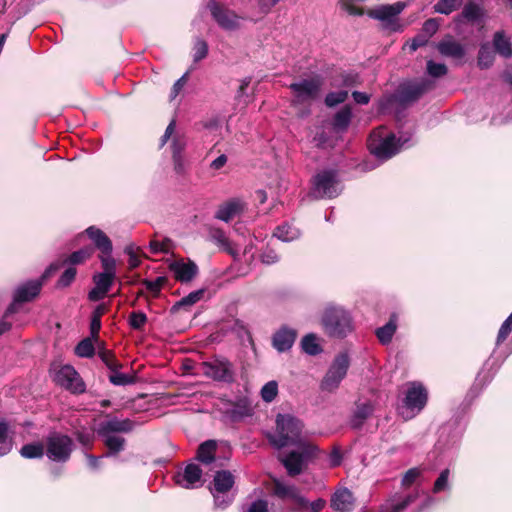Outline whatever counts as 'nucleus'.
<instances>
[{
	"label": "nucleus",
	"mask_w": 512,
	"mask_h": 512,
	"mask_svg": "<svg viewBox=\"0 0 512 512\" xmlns=\"http://www.w3.org/2000/svg\"><path fill=\"white\" fill-rule=\"evenodd\" d=\"M356 499L348 488L337 489L331 496L330 507L335 512H351L355 508Z\"/></svg>",
	"instance_id": "nucleus-17"
},
{
	"label": "nucleus",
	"mask_w": 512,
	"mask_h": 512,
	"mask_svg": "<svg viewBox=\"0 0 512 512\" xmlns=\"http://www.w3.org/2000/svg\"><path fill=\"white\" fill-rule=\"evenodd\" d=\"M9 425L0 421V457L8 454L12 449V440L9 438Z\"/></svg>",
	"instance_id": "nucleus-41"
},
{
	"label": "nucleus",
	"mask_w": 512,
	"mask_h": 512,
	"mask_svg": "<svg viewBox=\"0 0 512 512\" xmlns=\"http://www.w3.org/2000/svg\"><path fill=\"white\" fill-rule=\"evenodd\" d=\"M421 471L418 468H410L404 474L401 484L403 487L411 486L415 480L420 476Z\"/></svg>",
	"instance_id": "nucleus-60"
},
{
	"label": "nucleus",
	"mask_w": 512,
	"mask_h": 512,
	"mask_svg": "<svg viewBox=\"0 0 512 512\" xmlns=\"http://www.w3.org/2000/svg\"><path fill=\"white\" fill-rule=\"evenodd\" d=\"M211 237L213 240H215L217 243H219L220 245L226 247V251L229 252L230 254H234L232 252V250H230L228 247H229V240L228 238L226 237L225 235V232L220 229V228H216V229H213L211 231Z\"/></svg>",
	"instance_id": "nucleus-57"
},
{
	"label": "nucleus",
	"mask_w": 512,
	"mask_h": 512,
	"mask_svg": "<svg viewBox=\"0 0 512 512\" xmlns=\"http://www.w3.org/2000/svg\"><path fill=\"white\" fill-rule=\"evenodd\" d=\"M322 79L319 76L304 79L297 83H291L289 89L294 93L297 104H303L315 100L320 92Z\"/></svg>",
	"instance_id": "nucleus-10"
},
{
	"label": "nucleus",
	"mask_w": 512,
	"mask_h": 512,
	"mask_svg": "<svg viewBox=\"0 0 512 512\" xmlns=\"http://www.w3.org/2000/svg\"><path fill=\"white\" fill-rule=\"evenodd\" d=\"M107 420L99 424V435H108L113 433H130L135 428V422L129 418L118 419L111 414H106Z\"/></svg>",
	"instance_id": "nucleus-15"
},
{
	"label": "nucleus",
	"mask_w": 512,
	"mask_h": 512,
	"mask_svg": "<svg viewBox=\"0 0 512 512\" xmlns=\"http://www.w3.org/2000/svg\"><path fill=\"white\" fill-rule=\"evenodd\" d=\"M494 50L489 43H484L480 46L477 56L478 66L481 69H487L493 65L494 62Z\"/></svg>",
	"instance_id": "nucleus-35"
},
{
	"label": "nucleus",
	"mask_w": 512,
	"mask_h": 512,
	"mask_svg": "<svg viewBox=\"0 0 512 512\" xmlns=\"http://www.w3.org/2000/svg\"><path fill=\"white\" fill-rule=\"evenodd\" d=\"M463 4V0H439L434 6L433 10L436 13L449 15L456 11Z\"/></svg>",
	"instance_id": "nucleus-39"
},
{
	"label": "nucleus",
	"mask_w": 512,
	"mask_h": 512,
	"mask_svg": "<svg viewBox=\"0 0 512 512\" xmlns=\"http://www.w3.org/2000/svg\"><path fill=\"white\" fill-rule=\"evenodd\" d=\"M77 275V269L72 266H68L60 275L59 279L56 282L57 288H67L69 287L75 280Z\"/></svg>",
	"instance_id": "nucleus-45"
},
{
	"label": "nucleus",
	"mask_w": 512,
	"mask_h": 512,
	"mask_svg": "<svg viewBox=\"0 0 512 512\" xmlns=\"http://www.w3.org/2000/svg\"><path fill=\"white\" fill-rule=\"evenodd\" d=\"M347 98H348L347 91L341 90V91H337V92H329L325 96L324 102H325L326 106H328V107H335L338 104L344 103Z\"/></svg>",
	"instance_id": "nucleus-48"
},
{
	"label": "nucleus",
	"mask_w": 512,
	"mask_h": 512,
	"mask_svg": "<svg viewBox=\"0 0 512 512\" xmlns=\"http://www.w3.org/2000/svg\"><path fill=\"white\" fill-rule=\"evenodd\" d=\"M324 333L331 338L343 339L353 330L352 317L340 306H328L321 317Z\"/></svg>",
	"instance_id": "nucleus-2"
},
{
	"label": "nucleus",
	"mask_w": 512,
	"mask_h": 512,
	"mask_svg": "<svg viewBox=\"0 0 512 512\" xmlns=\"http://www.w3.org/2000/svg\"><path fill=\"white\" fill-rule=\"evenodd\" d=\"M235 483L234 475L229 470L216 471L213 479L214 490L218 493H226Z\"/></svg>",
	"instance_id": "nucleus-29"
},
{
	"label": "nucleus",
	"mask_w": 512,
	"mask_h": 512,
	"mask_svg": "<svg viewBox=\"0 0 512 512\" xmlns=\"http://www.w3.org/2000/svg\"><path fill=\"white\" fill-rule=\"evenodd\" d=\"M45 455L56 463H66L71 458L74 443L70 436L53 431L45 438Z\"/></svg>",
	"instance_id": "nucleus-3"
},
{
	"label": "nucleus",
	"mask_w": 512,
	"mask_h": 512,
	"mask_svg": "<svg viewBox=\"0 0 512 512\" xmlns=\"http://www.w3.org/2000/svg\"><path fill=\"white\" fill-rule=\"evenodd\" d=\"M269 492L272 496L283 501L297 497V488L294 485H285L277 478L272 479Z\"/></svg>",
	"instance_id": "nucleus-27"
},
{
	"label": "nucleus",
	"mask_w": 512,
	"mask_h": 512,
	"mask_svg": "<svg viewBox=\"0 0 512 512\" xmlns=\"http://www.w3.org/2000/svg\"><path fill=\"white\" fill-rule=\"evenodd\" d=\"M369 151L371 154L381 160L392 158L399 151L396 136L391 133L383 139L373 140L369 144Z\"/></svg>",
	"instance_id": "nucleus-14"
},
{
	"label": "nucleus",
	"mask_w": 512,
	"mask_h": 512,
	"mask_svg": "<svg viewBox=\"0 0 512 512\" xmlns=\"http://www.w3.org/2000/svg\"><path fill=\"white\" fill-rule=\"evenodd\" d=\"M349 367L350 357L348 353L341 352L337 354L323 377L320 388L327 392L337 390L341 381L346 377Z\"/></svg>",
	"instance_id": "nucleus-4"
},
{
	"label": "nucleus",
	"mask_w": 512,
	"mask_h": 512,
	"mask_svg": "<svg viewBox=\"0 0 512 512\" xmlns=\"http://www.w3.org/2000/svg\"><path fill=\"white\" fill-rule=\"evenodd\" d=\"M427 401V389L419 382H412L406 392L405 406L411 411L420 412L426 406Z\"/></svg>",
	"instance_id": "nucleus-13"
},
{
	"label": "nucleus",
	"mask_w": 512,
	"mask_h": 512,
	"mask_svg": "<svg viewBox=\"0 0 512 512\" xmlns=\"http://www.w3.org/2000/svg\"><path fill=\"white\" fill-rule=\"evenodd\" d=\"M280 260L279 254L271 247H266V249L261 254V261L264 264L272 265L277 263Z\"/></svg>",
	"instance_id": "nucleus-59"
},
{
	"label": "nucleus",
	"mask_w": 512,
	"mask_h": 512,
	"mask_svg": "<svg viewBox=\"0 0 512 512\" xmlns=\"http://www.w3.org/2000/svg\"><path fill=\"white\" fill-rule=\"evenodd\" d=\"M206 289L201 288L189 293L187 296L177 301L171 308L170 313L176 314L181 308L191 307L199 302L205 295Z\"/></svg>",
	"instance_id": "nucleus-32"
},
{
	"label": "nucleus",
	"mask_w": 512,
	"mask_h": 512,
	"mask_svg": "<svg viewBox=\"0 0 512 512\" xmlns=\"http://www.w3.org/2000/svg\"><path fill=\"white\" fill-rule=\"evenodd\" d=\"M484 16L485 10L481 5L473 1H468L464 5L459 18H463L466 22L469 23H476L481 21Z\"/></svg>",
	"instance_id": "nucleus-30"
},
{
	"label": "nucleus",
	"mask_w": 512,
	"mask_h": 512,
	"mask_svg": "<svg viewBox=\"0 0 512 512\" xmlns=\"http://www.w3.org/2000/svg\"><path fill=\"white\" fill-rule=\"evenodd\" d=\"M427 72L430 76L439 78L447 74L448 68L443 63H436L432 60H429L427 62Z\"/></svg>",
	"instance_id": "nucleus-53"
},
{
	"label": "nucleus",
	"mask_w": 512,
	"mask_h": 512,
	"mask_svg": "<svg viewBox=\"0 0 512 512\" xmlns=\"http://www.w3.org/2000/svg\"><path fill=\"white\" fill-rule=\"evenodd\" d=\"M97 354L109 370L118 371L122 368V364L117 360L112 350L99 349Z\"/></svg>",
	"instance_id": "nucleus-40"
},
{
	"label": "nucleus",
	"mask_w": 512,
	"mask_h": 512,
	"mask_svg": "<svg viewBox=\"0 0 512 512\" xmlns=\"http://www.w3.org/2000/svg\"><path fill=\"white\" fill-rule=\"evenodd\" d=\"M439 29V24L436 19L430 18L426 20L422 26V35L427 39L432 37Z\"/></svg>",
	"instance_id": "nucleus-58"
},
{
	"label": "nucleus",
	"mask_w": 512,
	"mask_h": 512,
	"mask_svg": "<svg viewBox=\"0 0 512 512\" xmlns=\"http://www.w3.org/2000/svg\"><path fill=\"white\" fill-rule=\"evenodd\" d=\"M246 208V204L240 198H232L219 205L215 218L224 222H229L240 215Z\"/></svg>",
	"instance_id": "nucleus-19"
},
{
	"label": "nucleus",
	"mask_w": 512,
	"mask_h": 512,
	"mask_svg": "<svg viewBox=\"0 0 512 512\" xmlns=\"http://www.w3.org/2000/svg\"><path fill=\"white\" fill-rule=\"evenodd\" d=\"M168 268L174 273L175 280L181 283L192 281L199 272L198 266L191 260L188 262L174 261L169 264Z\"/></svg>",
	"instance_id": "nucleus-18"
},
{
	"label": "nucleus",
	"mask_w": 512,
	"mask_h": 512,
	"mask_svg": "<svg viewBox=\"0 0 512 512\" xmlns=\"http://www.w3.org/2000/svg\"><path fill=\"white\" fill-rule=\"evenodd\" d=\"M278 394V384L276 381L267 382L261 389V397L265 402H272Z\"/></svg>",
	"instance_id": "nucleus-50"
},
{
	"label": "nucleus",
	"mask_w": 512,
	"mask_h": 512,
	"mask_svg": "<svg viewBox=\"0 0 512 512\" xmlns=\"http://www.w3.org/2000/svg\"><path fill=\"white\" fill-rule=\"evenodd\" d=\"M125 252L129 256V260H128L129 270H134V269L138 268L141 264V260H140V257L137 255V253L134 251V248L127 247L125 249Z\"/></svg>",
	"instance_id": "nucleus-62"
},
{
	"label": "nucleus",
	"mask_w": 512,
	"mask_h": 512,
	"mask_svg": "<svg viewBox=\"0 0 512 512\" xmlns=\"http://www.w3.org/2000/svg\"><path fill=\"white\" fill-rule=\"evenodd\" d=\"M352 108L350 105L343 106L335 113L332 119L333 129L337 132L346 131L351 123Z\"/></svg>",
	"instance_id": "nucleus-31"
},
{
	"label": "nucleus",
	"mask_w": 512,
	"mask_h": 512,
	"mask_svg": "<svg viewBox=\"0 0 512 512\" xmlns=\"http://www.w3.org/2000/svg\"><path fill=\"white\" fill-rule=\"evenodd\" d=\"M193 61L195 63L205 59L208 55V43L203 39H197L193 47Z\"/></svg>",
	"instance_id": "nucleus-49"
},
{
	"label": "nucleus",
	"mask_w": 512,
	"mask_h": 512,
	"mask_svg": "<svg viewBox=\"0 0 512 512\" xmlns=\"http://www.w3.org/2000/svg\"><path fill=\"white\" fill-rule=\"evenodd\" d=\"M54 381L57 385L74 394L85 392V383L79 373L71 365L62 366L55 374Z\"/></svg>",
	"instance_id": "nucleus-11"
},
{
	"label": "nucleus",
	"mask_w": 512,
	"mask_h": 512,
	"mask_svg": "<svg viewBox=\"0 0 512 512\" xmlns=\"http://www.w3.org/2000/svg\"><path fill=\"white\" fill-rule=\"evenodd\" d=\"M203 374L214 381L232 383L235 380L233 364L225 358H215L210 362H204Z\"/></svg>",
	"instance_id": "nucleus-9"
},
{
	"label": "nucleus",
	"mask_w": 512,
	"mask_h": 512,
	"mask_svg": "<svg viewBox=\"0 0 512 512\" xmlns=\"http://www.w3.org/2000/svg\"><path fill=\"white\" fill-rule=\"evenodd\" d=\"M430 88L427 81L410 82L400 85L396 92L390 96V103H397L402 108H406L418 101L424 93Z\"/></svg>",
	"instance_id": "nucleus-7"
},
{
	"label": "nucleus",
	"mask_w": 512,
	"mask_h": 512,
	"mask_svg": "<svg viewBox=\"0 0 512 512\" xmlns=\"http://www.w3.org/2000/svg\"><path fill=\"white\" fill-rule=\"evenodd\" d=\"M491 47L502 58L509 59L512 57V42L503 30L494 33Z\"/></svg>",
	"instance_id": "nucleus-24"
},
{
	"label": "nucleus",
	"mask_w": 512,
	"mask_h": 512,
	"mask_svg": "<svg viewBox=\"0 0 512 512\" xmlns=\"http://www.w3.org/2000/svg\"><path fill=\"white\" fill-rule=\"evenodd\" d=\"M85 233L93 241L95 247L103 255H110L112 253V242L110 238L101 229L95 226H90L85 230Z\"/></svg>",
	"instance_id": "nucleus-23"
},
{
	"label": "nucleus",
	"mask_w": 512,
	"mask_h": 512,
	"mask_svg": "<svg viewBox=\"0 0 512 512\" xmlns=\"http://www.w3.org/2000/svg\"><path fill=\"white\" fill-rule=\"evenodd\" d=\"M94 253V248L85 246L70 255H62L58 260L52 262L42 274V279H49L55 272L64 266L80 265L85 263Z\"/></svg>",
	"instance_id": "nucleus-8"
},
{
	"label": "nucleus",
	"mask_w": 512,
	"mask_h": 512,
	"mask_svg": "<svg viewBox=\"0 0 512 512\" xmlns=\"http://www.w3.org/2000/svg\"><path fill=\"white\" fill-rule=\"evenodd\" d=\"M115 277H112L108 273H98L93 276V281L97 290H100L102 294H107L114 282Z\"/></svg>",
	"instance_id": "nucleus-42"
},
{
	"label": "nucleus",
	"mask_w": 512,
	"mask_h": 512,
	"mask_svg": "<svg viewBox=\"0 0 512 512\" xmlns=\"http://www.w3.org/2000/svg\"><path fill=\"white\" fill-rule=\"evenodd\" d=\"M275 433H267L266 438L276 449L291 445H298L301 438L303 423L291 414H278L276 416Z\"/></svg>",
	"instance_id": "nucleus-1"
},
{
	"label": "nucleus",
	"mask_w": 512,
	"mask_h": 512,
	"mask_svg": "<svg viewBox=\"0 0 512 512\" xmlns=\"http://www.w3.org/2000/svg\"><path fill=\"white\" fill-rule=\"evenodd\" d=\"M46 280L41 276L38 280H31L19 286L14 293V301L25 303L34 300L40 294Z\"/></svg>",
	"instance_id": "nucleus-20"
},
{
	"label": "nucleus",
	"mask_w": 512,
	"mask_h": 512,
	"mask_svg": "<svg viewBox=\"0 0 512 512\" xmlns=\"http://www.w3.org/2000/svg\"><path fill=\"white\" fill-rule=\"evenodd\" d=\"M341 86L356 87L361 84V79L358 73L342 72L340 73Z\"/></svg>",
	"instance_id": "nucleus-54"
},
{
	"label": "nucleus",
	"mask_w": 512,
	"mask_h": 512,
	"mask_svg": "<svg viewBox=\"0 0 512 512\" xmlns=\"http://www.w3.org/2000/svg\"><path fill=\"white\" fill-rule=\"evenodd\" d=\"M438 52L445 57L461 59L465 55L464 47L451 35H447L436 46Z\"/></svg>",
	"instance_id": "nucleus-21"
},
{
	"label": "nucleus",
	"mask_w": 512,
	"mask_h": 512,
	"mask_svg": "<svg viewBox=\"0 0 512 512\" xmlns=\"http://www.w3.org/2000/svg\"><path fill=\"white\" fill-rule=\"evenodd\" d=\"M201 476V468L198 465L191 463L185 467L184 472L182 474H176L174 476V479L178 485H182V481H186L187 484L183 485V487L190 488L201 479Z\"/></svg>",
	"instance_id": "nucleus-26"
},
{
	"label": "nucleus",
	"mask_w": 512,
	"mask_h": 512,
	"mask_svg": "<svg viewBox=\"0 0 512 512\" xmlns=\"http://www.w3.org/2000/svg\"><path fill=\"white\" fill-rule=\"evenodd\" d=\"M246 512H268V502L258 499L251 503Z\"/></svg>",
	"instance_id": "nucleus-63"
},
{
	"label": "nucleus",
	"mask_w": 512,
	"mask_h": 512,
	"mask_svg": "<svg viewBox=\"0 0 512 512\" xmlns=\"http://www.w3.org/2000/svg\"><path fill=\"white\" fill-rule=\"evenodd\" d=\"M207 8L211 13L212 18L222 29L235 30L238 28L239 24L237 15L223 4L215 0H211L208 2Z\"/></svg>",
	"instance_id": "nucleus-12"
},
{
	"label": "nucleus",
	"mask_w": 512,
	"mask_h": 512,
	"mask_svg": "<svg viewBox=\"0 0 512 512\" xmlns=\"http://www.w3.org/2000/svg\"><path fill=\"white\" fill-rule=\"evenodd\" d=\"M273 236L277 237L278 239L284 242H289L296 238L297 231L292 229L290 225L283 224L275 228Z\"/></svg>",
	"instance_id": "nucleus-46"
},
{
	"label": "nucleus",
	"mask_w": 512,
	"mask_h": 512,
	"mask_svg": "<svg viewBox=\"0 0 512 512\" xmlns=\"http://www.w3.org/2000/svg\"><path fill=\"white\" fill-rule=\"evenodd\" d=\"M77 440L85 447L91 446L94 440L92 433L77 431L75 433Z\"/></svg>",
	"instance_id": "nucleus-64"
},
{
	"label": "nucleus",
	"mask_w": 512,
	"mask_h": 512,
	"mask_svg": "<svg viewBox=\"0 0 512 512\" xmlns=\"http://www.w3.org/2000/svg\"><path fill=\"white\" fill-rule=\"evenodd\" d=\"M300 448L298 453L301 455L302 460L306 463L308 460L314 458L318 452V448L310 443H304L299 440V444L297 445Z\"/></svg>",
	"instance_id": "nucleus-51"
},
{
	"label": "nucleus",
	"mask_w": 512,
	"mask_h": 512,
	"mask_svg": "<svg viewBox=\"0 0 512 512\" xmlns=\"http://www.w3.org/2000/svg\"><path fill=\"white\" fill-rule=\"evenodd\" d=\"M301 346L305 353L311 356L322 352L321 346L317 342V336L313 333L305 335L301 340Z\"/></svg>",
	"instance_id": "nucleus-38"
},
{
	"label": "nucleus",
	"mask_w": 512,
	"mask_h": 512,
	"mask_svg": "<svg viewBox=\"0 0 512 512\" xmlns=\"http://www.w3.org/2000/svg\"><path fill=\"white\" fill-rule=\"evenodd\" d=\"M416 498V494L407 495L401 501L393 504L388 509L382 510L381 512H403L410 504L415 502Z\"/></svg>",
	"instance_id": "nucleus-52"
},
{
	"label": "nucleus",
	"mask_w": 512,
	"mask_h": 512,
	"mask_svg": "<svg viewBox=\"0 0 512 512\" xmlns=\"http://www.w3.org/2000/svg\"><path fill=\"white\" fill-rule=\"evenodd\" d=\"M147 322V315L142 311H133L128 316L130 327L136 331H142Z\"/></svg>",
	"instance_id": "nucleus-43"
},
{
	"label": "nucleus",
	"mask_w": 512,
	"mask_h": 512,
	"mask_svg": "<svg viewBox=\"0 0 512 512\" xmlns=\"http://www.w3.org/2000/svg\"><path fill=\"white\" fill-rule=\"evenodd\" d=\"M102 436L105 437L104 444L108 449L107 456L116 455L124 450L126 444L125 438L112 434Z\"/></svg>",
	"instance_id": "nucleus-36"
},
{
	"label": "nucleus",
	"mask_w": 512,
	"mask_h": 512,
	"mask_svg": "<svg viewBox=\"0 0 512 512\" xmlns=\"http://www.w3.org/2000/svg\"><path fill=\"white\" fill-rule=\"evenodd\" d=\"M109 375V381L116 386H125L134 384L136 382V376L119 373L118 371H111Z\"/></svg>",
	"instance_id": "nucleus-47"
},
{
	"label": "nucleus",
	"mask_w": 512,
	"mask_h": 512,
	"mask_svg": "<svg viewBox=\"0 0 512 512\" xmlns=\"http://www.w3.org/2000/svg\"><path fill=\"white\" fill-rule=\"evenodd\" d=\"M449 474H450V471L448 468L441 471L440 475L434 482V486H433L434 493H439L447 488Z\"/></svg>",
	"instance_id": "nucleus-56"
},
{
	"label": "nucleus",
	"mask_w": 512,
	"mask_h": 512,
	"mask_svg": "<svg viewBox=\"0 0 512 512\" xmlns=\"http://www.w3.org/2000/svg\"><path fill=\"white\" fill-rule=\"evenodd\" d=\"M285 467L287 474L291 477L298 476L302 473L305 462L302 460L298 451H290L285 457L280 459Z\"/></svg>",
	"instance_id": "nucleus-25"
},
{
	"label": "nucleus",
	"mask_w": 512,
	"mask_h": 512,
	"mask_svg": "<svg viewBox=\"0 0 512 512\" xmlns=\"http://www.w3.org/2000/svg\"><path fill=\"white\" fill-rule=\"evenodd\" d=\"M375 412V406L370 401L355 402V408L350 416L349 425L353 430H360L365 422L372 417Z\"/></svg>",
	"instance_id": "nucleus-16"
},
{
	"label": "nucleus",
	"mask_w": 512,
	"mask_h": 512,
	"mask_svg": "<svg viewBox=\"0 0 512 512\" xmlns=\"http://www.w3.org/2000/svg\"><path fill=\"white\" fill-rule=\"evenodd\" d=\"M217 451V442L215 440H206L202 442L196 452V459L202 464L208 465L215 461Z\"/></svg>",
	"instance_id": "nucleus-28"
},
{
	"label": "nucleus",
	"mask_w": 512,
	"mask_h": 512,
	"mask_svg": "<svg viewBox=\"0 0 512 512\" xmlns=\"http://www.w3.org/2000/svg\"><path fill=\"white\" fill-rule=\"evenodd\" d=\"M94 342L91 337L82 339L74 349L75 354L81 358H92L96 352Z\"/></svg>",
	"instance_id": "nucleus-37"
},
{
	"label": "nucleus",
	"mask_w": 512,
	"mask_h": 512,
	"mask_svg": "<svg viewBox=\"0 0 512 512\" xmlns=\"http://www.w3.org/2000/svg\"><path fill=\"white\" fill-rule=\"evenodd\" d=\"M405 6L403 2L381 5L378 8L370 9L367 14L371 18L381 21L383 30L390 33L400 32L403 27L399 22L398 15L404 10Z\"/></svg>",
	"instance_id": "nucleus-5"
},
{
	"label": "nucleus",
	"mask_w": 512,
	"mask_h": 512,
	"mask_svg": "<svg viewBox=\"0 0 512 512\" xmlns=\"http://www.w3.org/2000/svg\"><path fill=\"white\" fill-rule=\"evenodd\" d=\"M45 454V445L42 442L25 444L20 449V455L26 459H40Z\"/></svg>",
	"instance_id": "nucleus-34"
},
{
	"label": "nucleus",
	"mask_w": 512,
	"mask_h": 512,
	"mask_svg": "<svg viewBox=\"0 0 512 512\" xmlns=\"http://www.w3.org/2000/svg\"><path fill=\"white\" fill-rule=\"evenodd\" d=\"M252 413V408L249 402L246 399H240L237 401L233 409L231 410V416L234 419H240L246 416H250Z\"/></svg>",
	"instance_id": "nucleus-44"
},
{
	"label": "nucleus",
	"mask_w": 512,
	"mask_h": 512,
	"mask_svg": "<svg viewBox=\"0 0 512 512\" xmlns=\"http://www.w3.org/2000/svg\"><path fill=\"white\" fill-rule=\"evenodd\" d=\"M296 336L297 332L294 329L284 326L273 335V347L279 352H285L293 346Z\"/></svg>",
	"instance_id": "nucleus-22"
},
{
	"label": "nucleus",
	"mask_w": 512,
	"mask_h": 512,
	"mask_svg": "<svg viewBox=\"0 0 512 512\" xmlns=\"http://www.w3.org/2000/svg\"><path fill=\"white\" fill-rule=\"evenodd\" d=\"M101 265L103 268L102 273H108L112 277H116V262L115 259L111 257L110 255H101L100 256Z\"/></svg>",
	"instance_id": "nucleus-55"
},
{
	"label": "nucleus",
	"mask_w": 512,
	"mask_h": 512,
	"mask_svg": "<svg viewBox=\"0 0 512 512\" xmlns=\"http://www.w3.org/2000/svg\"><path fill=\"white\" fill-rule=\"evenodd\" d=\"M186 143L181 137H174L171 144L172 156H183Z\"/></svg>",
	"instance_id": "nucleus-61"
},
{
	"label": "nucleus",
	"mask_w": 512,
	"mask_h": 512,
	"mask_svg": "<svg viewBox=\"0 0 512 512\" xmlns=\"http://www.w3.org/2000/svg\"><path fill=\"white\" fill-rule=\"evenodd\" d=\"M397 316L392 314L389 321L382 327L376 329V336L379 342L383 345L391 342L392 337L397 329Z\"/></svg>",
	"instance_id": "nucleus-33"
},
{
	"label": "nucleus",
	"mask_w": 512,
	"mask_h": 512,
	"mask_svg": "<svg viewBox=\"0 0 512 512\" xmlns=\"http://www.w3.org/2000/svg\"><path fill=\"white\" fill-rule=\"evenodd\" d=\"M310 195L314 199L334 198L338 192L337 174L333 170H325L317 173L312 180Z\"/></svg>",
	"instance_id": "nucleus-6"
}]
</instances>
